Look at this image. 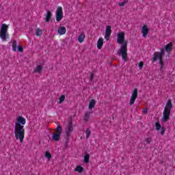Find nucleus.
<instances>
[{"instance_id":"34","label":"nucleus","mask_w":175,"mask_h":175,"mask_svg":"<svg viewBox=\"0 0 175 175\" xmlns=\"http://www.w3.org/2000/svg\"><path fill=\"white\" fill-rule=\"evenodd\" d=\"M17 49H18L17 46H12V50H13V51H17Z\"/></svg>"},{"instance_id":"22","label":"nucleus","mask_w":175,"mask_h":175,"mask_svg":"<svg viewBox=\"0 0 175 175\" xmlns=\"http://www.w3.org/2000/svg\"><path fill=\"white\" fill-rule=\"evenodd\" d=\"M90 162V154H86L84 156V163H88Z\"/></svg>"},{"instance_id":"10","label":"nucleus","mask_w":175,"mask_h":175,"mask_svg":"<svg viewBox=\"0 0 175 175\" xmlns=\"http://www.w3.org/2000/svg\"><path fill=\"white\" fill-rule=\"evenodd\" d=\"M148 26H147V25H144V26H142L141 30V32L142 33V38H146L147 35H148Z\"/></svg>"},{"instance_id":"16","label":"nucleus","mask_w":175,"mask_h":175,"mask_svg":"<svg viewBox=\"0 0 175 175\" xmlns=\"http://www.w3.org/2000/svg\"><path fill=\"white\" fill-rule=\"evenodd\" d=\"M84 39H85V34H84V32H82L78 37V42H79V43H83Z\"/></svg>"},{"instance_id":"9","label":"nucleus","mask_w":175,"mask_h":175,"mask_svg":"<svg viewBox=\"0 0 175 175\" xmlns=\"http://www.w3.org/2000/svg\"><path fill=\"white\" fill-rule=\"evenodd\" d=\"M111 35V26L108 25L106 27V29H105V39H106V40H109V39H110Z\"/></svg>"},{"instance_id":"28","label":"nucleus","mask_w":175,"mask_h":175,"mask_svg":"<svg viewBox=\"0 0 175 175\" xmlns=\"http://www.w3.org/2000/svg\"><path fill=\"white\" fill-rule=\"evenodd\" d=\"M146 142L148 144H150V143H151V142H152V139H151V137H147L146 139H145Z\"/></svg>"},{"instance_id":"5","label":"nucleus","mask_w":175,"mask_h":175,"mask_svg":"<svg viewBox=\"0 0 175 175\" xmlns=\"http://www.w3.org/2000/svg\"><path fill=\"white\" fill-rule=\"evenodd\" d=\"M8 29L9 25L5 23H3L1 25L0 29V38H1V40H3V42H6V39H9V33H8Z\"/></svg>"},{"instance_id":"14","label":"nucleus","mask_w":175,"mask_h":175,"mask_svg":"<svg viewBox=\"0 0 175 175\" xmlns=\"http://www.w3.org/2000/svg\"><path fill=\"white\" fill-rule=\"evenodd\" d=\"M95 105H96V101L94 99L91 100L89 102V106H88L89 110H92V108L95 107Z\"/></svg>"},{"instance_id":"35","label":"nucleus","mask_w":175,"mask_h":175,"mask_svg":"<svg viewBox=\"0 0 175 175\" xmlns=\"http://www.w3.org/2000/svg\"><path fill=\"white\" fill-rule=\"evenodd\" d=\"M147 111H148L147 109H145L142 111V113L143 114H147Z\"/></svg>"},{"instance_id":"19","label":"nucleus","mask_w":175,"mask_h":175,"mask_svg":"<svg viewBox=\"0 0 175 175\" xmlns=\"http://www.w3.org/2000/svg\"><path fill=\"white\" fill-rule=\"evenodd\" d=\"M36 36H42V35H43V31H42V29H40V28L36 29Z\"/></svg>"},{"instance_id":"12","label":"nucleus","mask_w":175,"mask_h":175,"mask_svg":"<svg viewBox=\"0 0 175 175\" xmlns=\"http://www.w3.org/2000/svg\"><path fill=\"white\" fill-rule=\"evenodd\" d=\"M72 132H73V126H72V124H69L67 126V130L66 131V136H70Z\"/></svg>"},{"instance_id":"6","label":"nucleus","mask_w":175,"mask_h":175,"mask_svg":"<svg viewBox=\"0 0 175 175\" xmlns=\"http://www.w3.org/2000/svg\"><path fill=\"white\" fill-rule=\"evenodd\" d=\"M61 135H62V127L58 125L55 130V133L52 135V140L53 142H58L61 139Z\"/></svg>"},{"instance_id":"7","label":"nucleus","mask_w":175,"mask_h":175,"mask_svg":"<svg viewBox=\"0 0 175 175\" xmlns=\"http://www.w3.org/2000/svg\"><path fill=\"white\" fill-rule=\"evenodd\" d=\"M55 17L56 21L57 23H59V21H61V20L64 18V11L62 10V7L57 8L56 10Z\"/></svg>"},{"instance_id":"4","label":"nucleus","mask_w":175,"mask_h":175,"mask_svg":"<svg viewBox=\"0 0 175 175\" xmlns=\"http://www.w3.org/2000/svg\"><path fill=\"white\" fill-rule=\"evenodd\" d=\"M163 55H165V53H163V51H161L160 53L155 52L153 54L152 57V62H155V61H159L160 70H163V59H162V57H163Z\"/></svg>"},{"instance_id":"24","label":"nucleus","mask_w":175,"mask_h":175,"mask_svg":"<svg viewBox=\"0 0 175 175\" xmlns=\"http://www.w3.org/2000/svg\"><path fill=\"white\" fill-rule=\"evenodd\" d=\"M65 100V95H62V96L59 97V103L61 104L62 102Z\"/></svg>"},{"instance_id":"17","label":"nucleus","mask_w":175,"mask_h":175,"mask_svg":"<svg viewBox=\"0 0 175 175\" xmlns=\"http://www.w3.org/2000/svg\"><path fill=\"white\" fill-rule=\"evenodd\" d=\"M103 46V38H99L97 41V49H98V50H100Z\"/></svg>"},{"instance_id":"26","label":"nucleus","mask_w":175,"mask_h":175,"mask_svg":"<svg viewBox=\"0 0 175 175\" xmlns=\"http://www.w3.org/2000/svg\"><path fill=\"white\" fill-rule=\"evenodd\" d=\"M45 157L47 158L48 161H50V158H51V154L49 152H46Z\"/></svg>"},{"instance_id":"2","label":"nucleus","mask_w":175,"mask_h":175,"mask_svg":"<svg viewBox=\"0 0 175 175\" xmlns=\"http://www.w3.org/2000/svg\"><path fill=\"white\" fill-rule=\"evenodd\" d=\"M26 122L27 120L23 116H18L16 118V122H15V139H16V140H19L21 143L24 142V136H25V129H24V125H25Z\"/></svg>"},{"instance_id":"25","label":"nucleus","mask_w":175,"mask_h":175,"mask_svg":"<svg viewBox=\"0 0 175 175\" xmlns=\"http://www.w3.org/2000/svg\"><path fill=\"white\" fill-rule=\"evenodd\" d=\"M155 126H156V131L161 130V124H159V122H156Z\"/></svg>"},{"instance_id":"1","label":"nucleus","mask_w":175,"mask_h":175,"mask_svg":"<svg viewBox=\"0 0 175 175\" xmlns=\"http://www.w3.org/2000/svg\"><path fill=\"white\" fill-rule=\"evenodd\" d=\"M117 43L121 44L118 55L122 56L125 62L128 61V41L125 40V31H120L117 34Z\"/></svg>"},{"instance_id":"32","label":"nucleus","mask_w":175,"mask_h":175,"mask_svg":"<svg viewBox=\"0 0 175 175\" xmlns=\"http://www.w3.org/2000/svg\"><path fill=\"white\" fill-rule=\"evenodd\" d=\"M165 131H166V129H165V127H162L161 134V135H165Z\"/></svg>"},{"instance_id":"27","label":"nucleus","mask_w":175,"mask_h":175,"mask_svg":"<svg viewBox=\"0 0 175 175\" xmlns=\"http://www.w3.org/2000/svg\"><path fill=\"white\" fill-rule=\"evenodd\" d=\"M126 3H128V0H124L123 2L119 3V6H125Z\"/></svg>"},{"instance_id":"13","label":"nucleus","mask_w":175,"mask_h":175,"mask_svg":"<svg viewBox=\"0 0 175 175\" xmlns=\"http://www.w3.org/2000/svg\"><path fill=\"white\" fill-rule=\"evenodd\" d=\"M51 16H53V14H51V12H50V10H47L46 14V19H45V21L46 23H50V20H51Z\"/></svg>"},{"instance_id":"29","label":"nucleus","mask_w":175,"mask_h":175,"mask_svg":"<svg viewBox=\"0 0 175 175\" xmlns=\"http://www.w3.org/2000/svg\"><path fill=\"white\" fill-rule=\"evenodd\" d=\"M12 47H14V46H17V41L16 40H14L12 42Z\"/></svg>"},{"instance_id":"11","label":"nucleus","mask_w":175,"mask_h":175,"mask_svg":"<svg viewBox=\"0 0 175 175\" xmlns=\"http://www.w3.org/2000/svg\"><path fill=\"white\" fill-rule=\"evenodd\" d=\"M57 33L60 36L65 35L66 33V27L64 26L59 27L57 29Z\"/></svg>"},{"instance_id":"21","label":"nucleus","mask_w":175,"mask_h":175,"mask_svg":"<svg viewBox=\"0 0 175 175\" xmlns=\"http://www.w3.org/2000/svg\"><path fill=\"white\" fill-rule=\"evenodd\" d=\"M84 168L81 166H77L76 168L75 169V172H78V173H81L83 172Z\"/></svg>"},{"instance_id":"23","label":"nucleus","mask_w":175,"mask_h":175,"mask_svg":"<svg viewBox=\"0 0 175 175\" xmlns=\"http://www.w3.org/2000/svg\"><path fill=\"white\" fill-rule=\"evenodd\" d=\"M85 133L86 135V139H88V137H90V136L91 135V131H90V129H87Z\"/></svg>"},{"instance_id":"8","label":"nucleus","mask_w":175,"mask_h":175,"mask_svg":"<svg viewBox=\"0 0 175 175\" xmlns=\"http://www.w3.org/2000/svg\"><path fill=\"white\" fill-rule=\"evenodd\" d=\"M137 88H135L134 90L132 92V95L130 98V105L132 106L135 103V101L136 100V98H137Z\"/></svg>"},{"instance_id":"30","label":"nucleus","mask_w":175,"mask_h":175,"mask_svg":"<svg viewBox=\"0 0 175 175\" xmlns=\"http://www.w3.org/2000/svg\"><path fill=\"white\" fill-rule=\"evenodd\" d=\"M23 51H24V49L22 48L21 46H18V51L23 53Z\"/></svg>"},{"instance_id":"31","label":"nucleus","mask_w":175,"mask_h":175,"mask_svg":"<svg viewBox=\"0 0 175 175\" xmlns=\"http://www.w3.org/2000/svg\"><path fill=\"white\" fill-rule=\"evenodd\" d=\"M89 80L90 81H92V80H94V74H90V76L89 77Z\"/></svg>"},{"instance_id":"20","label":"nucleus","mask_w":175,"mask_h":175,"mask_svg":"<svg viewBox=\"0 0 175 175\" xmlns=\"http://www.w3.org/2000/svg\"><path fill=\"white\" fill-rule=\"evenodd\" d=\"M90 116H91V112H85L84 121H85V122H87V121H88L90 120Z\"/></svg>"},{"instance_id":"33","label":"nucleus","mask_w":175,"mask_h":175,"mask_svg":"<svg viewBox=\"0 0 175 175\" xmlns=\"http://www.w3.org/2000/svg\"><path fill=\"white\" fill-rule=\"evenodd\" d=\"M143 65H144L143 62H141L139 63L138 66L139 68H140V69H142V68H143Z\"/></svg>"},{"instance_id":"3","label":"nucleus","mask_w":175,"mask_h":175,"mask_svg":"<svg viewBox=\"0 0 175 175\" xmlns=\"http://www.w3.org/2000/svg\"><path fill=\"white\" fill-rule=\"evenodd\" d=\"M173 109V104H172V100H169L164 108L163 112V117L161 118V122H167L170 120V111Z\"/></svg>"},{"instance_id":"15","label":"nucleus","mask_w":175,"mask_h":175,"mask_svg":"<svg viewBox=\"0 0 175 175\" xmlns=\"http://www.w3.org/2000/svg\"><path fill=\"white\" fill-rule=\"evenodd\" d=\"M42 70H43V66L38 65L36 66L33 72L34 73H42Z\"/></svg>"},{"instance_id":"18","label":"nucleus","mask_w":175,"mask_h":175,"mask_svg":"<svg viewBox=\"0 0 175 175\" xmlns=\"http://www.w3.org/2000/svg\"><path fill=\"white\" fill-rule=\"evenodd\" d=\"M172 49H173V44H172V42H170L165 46V49L167 53L172 51Z\"/></svg>"}]
</instances>
